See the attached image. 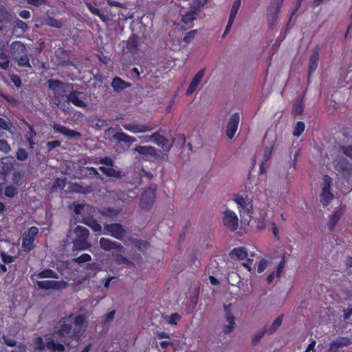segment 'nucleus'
Here are the masks:
<instances>
[{
	"instance_id": "17",
	"label": "nucleus",
	"mask_w": 352,
	"mask_h": 352,
	"mask_svg": "<svg viewBox=\"0 0 352 352\" xmlns=\"http://www.w3.org/2000/svg\"><path fill=\"white\" fill-rule=\"evenodd\" d=\"M74 232L77 236V239L75 240L74 245L79 248L81 250L85 248V247H79L78 244H86L87 239L89 236V231L87 228L78 226L75 230Z\"/></svg>"
},
{
	"instance_id": "4",
	"label": "nucleus",
	"mask_w": 352,
	"mask_h": 352,
	"mask_svg": "<svg viewBox=\"0 0 352 352\" xmlns=\"http://www.w3.org/2000/svg\"><path fill=\"white\" fill-rule=\"evenodd\" d=\"M234 201L237 204L240 215L243 218L248 217V221H250L252 219L253 208L252 201L248 196L243 197L240 195L234 196Z\"/></svg>"
},
{
	"instance_id": "35",
	"label": "nucleus",
	"mask_w": 352,
	"mask_h": 352,
	"mask_svg": "<svg viewBox=\"0 0 352 352\" xmlns=\"http://www.w3.org/2000/svg\"><path fill=\"white\" fill-rule=\"evenodd\" d=\"M334 198L330 190L322 189L320 195V202L324 206H327Z\"/></svg>"
},
{
	"instance_id": "5",
	"label": "nucleus",
	"mask_w": 352,
	"mask_h": 352,
	"mask_svg": "<svg viewBox=\"0 0 352 352\" xmlns=\"http://www.w3.org/2000/svg\"><path fill=\"white\" fill-rule=\"evenodd\" d=\"M38 233V229L36 226H32L27 232H23L21 247L25 252H30V251L34 248L35 236Z\"/></svg>"
},
{
	"instance_id": "47",
	"label": "nucleus",
	"mask_w": 352,
	"mask_h": 352,
	"mask_svg": "<svg viewBox=\"0 0 352 352\" xmlns=\"http://www.w3.org/2000/svg\"><path fill=\"white\" fill-rule=\"evenodd\" d=\"M181 318L182 316L178 313H173L166 317V321L171 325H176Z\"/></svg>"
},
{
	"instance_id": "6",
	"label": "nucleus",
	"mask_w": 352,
	"mask_h": 352,
	"mask_svg": "<svg viewBox=\"0 0 352 352\" xmlns=\"http://www.w3.org/2000/svg\"><path fill=\"white\" fill-rule=\"evenodd\" d=\"M48 88L53 93L56 100L60 101L65 96V87L68 86L60 80L49 79L47 81Z\"/></svg>"
},
{
	"instance_id": "52",
	"label": "nucleus",
	"mask_w": 352,
	"mask_h": 352,
	"mask_svg": "<svg viewBox=\"0 0 352 352\" xmlns=\"http://www.w3.org/2000/svg\"><path fill=\"white\" fill-rule=\"evenodd\" d=\"M91 260V256L87 253H84L74 259V261L76 263H79V264L90 261Z\"/></svg>"
},
{
	"instance_id": "60",
	"label": "nucleus",
	"mask_w": 352,
	"mask_h": 352,
	"mask_svg": "<svg viewBox=\"0 0 352 352\" xmlns=\"http://www.w3.org/2000/svg\"><path fill=\"white\" fill-rule=\"evenodd\" d=\"M22 179V175L19 171H14L12 173V181L14 184H19L21 183Z\"/></svg>"
},
{
	"instance_id": "45",
	"label": "nucleus",
	"mask_w": 352,
	"mask_h": 352,
	"mask_svg": "<svg viewBox=\"0 0 352 352\" xmlns=\"http://www.w3.org/2000/svg\"><path fill=\"white\" fill-rule=\"evenodd\" d=\"M17 193V188L12 185L7 186L4 189V195L8 198H13Z\"/></svg>"
},
{
	"instance_id": "54",
	"label": "nucleus",
	"mask_w": 352,
	"mask_h": 352,
	"mask_svg": "<svg viewBox=\"0 0 352 352\" xmlns=\"http://www.w3.org/2000/svg\"><path fill=\"white\" fill-rule=\"evenodd\" d=\"M14 27L21 29L23 32H26L28 28V24L19 19H16L14 21Z\"/></svg>"
},
{
	"instance_id": "22",
	"label": "nucleus",
	"mask_w": 352,
	"mask_h": 352,
	"mask_svg": "<svg viewBox=\"0 0 352 352\" xmlns=\"http://www.w3.org/2000/svg\"><path fill=\"white\" fill-rule=\"evenodd\" d=\"M85 3L88 10L90 11V12L94 15L98 16L102 21L107 22L109 21V16L107 14H105L102 10L96 8L95 7V6H96V3L94 5L91 2L87 1H85Z\"/></svg>"
},
{
	"instance_id": "2",
	"label": "nucleus",
	"mask_w": 352,
	"mask_h": 352,
	"mask_svg": "<svg viewBox=\"0 0 352 352\" xmlns=\"http://www.w3.org/2000/svg\"><path fill=\"white\" fill-rule=\"evenodd\" d=\"M95 164H103L99 167V170L106 176L120 179L122 177V172L118 169L113 168L115 162L109 157H95L92 161Z\"/></svg>"
},
{
	"instance_id": "28",
	"label": "nucleus",
	"mask_w": 352,
	"mask_h": 352,
	"mask_svg": "<svg viewBox=\"0 0 352 352\" xmlns=\"http://www.w3.org/2000/svg\"><path fill=\"white\" fill-rule=\"evenodd\" d=\"M98 212L100 215L113 220L120 213V210L113 207H102Z\"/></svg>"
},
{
	"instance_id": "34",
	"label": "nucleus",
	"mask_w": 352,
	"mask_h": 352,
	"mask_svg": "<svg viewBox=\"0 0 352 352\" xmlns=\"http://www.w3.org/2000/svg\"><path fill=\"white\" fill-rule=\"evenodd\" d=\"M83 222L91 228L94 232L98 233L101 232L102 227L100 224H99L98 221L93 217L84 218Z\"/></svg>"
},
{
	"instance_id": "11",
	"label": "nucleus",
	"mask_w": 352,
	"mask_h": 352,
	"mask_svg": "<svg viewBox=\"0 0 352 352\" xmlns=\"http://www.w3.org/2000/svg\"><path fill=\"white\" fill-rule=\"evenodd\" d=\"M85 323V318L82 315H78L73 318V331L72 335L74 336V340L78 341L80 337L82 336L85 331L84 325Z\"/></svg>"
},
{
	"instance_id": "57",
	"label": "nucleus",
	"mask_w": 352,
	"mask_h": 352,
	"mask_svg": "<svg viewBox=\"0 0 352 352\" xmlns=\"http://www.w3.org/2000/svg\"><path fill=\"white\" fill-rule=\"evenodd\" d=\"M266 330L263 329L259 332H258L256 334H255L252 338V344L254 346H256L261 340V338L263 337L264 334L265 333Z\"/></svg>"
},
{
	"instance_id": "24",
	"label": "nucleus",
	"mask_w": 352,
	"mask_h": 352,
	"mask_svg": "<svg viewBox=\"0 0 352 352\" xmlns=\"http://www.w3.org/2000/svg\"><path fill=\"white\" fill-rule=\"evenodd\" d=\"M144 141L146 142L151 141L163 148L168 142V140L157 132H155L149 136L144 137Z\"/></svg>"
},
{
	"instance_id": "25",
	"label": "nucleus",
	"mask_w": 352,
	"mask_h": 352,
	"mask_svg": "<svg viewBox=\"0 0 352 352\" xmlns=\"http://www.w3.org/2000/svg\"><path fill=\"white\" fill-rule=\"evenodd\" d=\"M139 38L136 34H132L126 41V48L131 54H135L139 49Z\"/></svg>"
},
{
	"instance_id": "53",
	"label": "nucleus",
	"mask_w": 352,
	"mask_h": 352,
	"mask_svg": "<svg viewBox=\"0 0 352 352\" xmlns=\"http://www.w3.org/2000/svg\"><path fill=\"white\" fill-rule=\"evenodd\" d=\"M1 261L4 264L12 263L15 260V256L8 255L4 252H1L0 254Z\"/></svg>"
},
{
	"instance_id": "16",
	"label": "nucleus",
	"mask_w": 352,
	"mask_h": 352,
	"mask_svg": "<svg viewBox=\"0 0 352 352\" xmlns=\"http://www.w3.org/2000/svg\"><path fill=\"white\" fill-rule=\"evenodd\" d=\"M99 245L101 249L104 251L116 250L121 253L124 251V247L116 241H113L108 238L102 237L99 241Z\"/></svg>"
},
{
	"instance_id": "13",
	"label": "nucleus",
	"mask_w": 352,
	"mask_h": 352,
	"mask_svg": "<svg viewBox=\"0 0 352 352\" xmlns=\"http://www.w3.org/2000/svg\"><path fill=\"white\" fill-rule=\"evenodd\" d=\"M240 121L239 113H234L229 118L226 125V135L229 139H232L237 131Z\"/></svg>"
},
{
	"instance_id": "44",
	"label": "nucleus",
	"mask_w": 352,
	"mask_h": 352,
	"mask_svg": "<svg viewBox=\"0 0 352 352\" xmlns=\"http://www.w3.org/2000/svg\"><path fill=\"white\" fill-rule=\"evenodd\" d=\"M283 316L280 315L278 316L273 322L272 324L270 326V327L268 329V332L272 334L274 333L281 325L283 322Z\"/></svg>"
},
{
	"instance_id": "10",
	"label": "nucleus",
	"mask_w": 352,
	"mask_h": 352,
	"mask_svg": "<svg viewBox=\"0 0 352 352\" xmlns=\"http://www.w3.org/2000/svg\"><path fill=\"white\" fill-rule=\"evenodd\" d=\"M67 283L65 280H40L36 282V285L39 289L45 290H60L67 286Z\"/></svg>"
},
{
	"instance_id": "51",
	"label": "nucleus",
	"mask_w": 352,
	"mask_h": 352,
	"mask_svg": "<svg viewBox=\"0 0 352 352\" xmlns=\"http://www.w3.org/2000/svg\"><path fill=\"white\" fill-rule=\"evenodd\" d=\"M66 186V179L57 178L55 179L52 188L63 190Z\"/></svg>"
},
{
	"instance_id": "9",
	"label": "nucleus",
	"mask_w": 352,
	"mask_h": 352,
	"mask_svg": "<svg viewBox=\"0 0 352 352\" xmlns=\"http://www.w3.org/2000/svg\"><path fill=\"white\" fill-rule=\"evenodd\" d=\"M122 126L125 130L135 134L151 131L157 126L155 124H140L136 121L123 124Z\"/></svg>"
},
{
	"instance_id": "42",
	"label": "nucleus",
	"mask_w": 352,
	"mask_h": 352,
	"mask_svg": "<svg viewBox=\"0 0 352 352\" xmlns=\"http://www.w3.org/2000/svg\"><path fill=\"white\" fill-rule=\"evenodd\" d=\"M69 188L71 192L76 193H87L88 192L87 187H84L77 183H72Z\"/></svg>"
},
{
	"instance_id": "50",
	"label": "nucleus",
	"mask_w": 352,
	"mask_h": 352,
	"mask_svg": "<svg viewBox=\"0 0 352 352\" xmlns=\"http://www.w3.org/2000/svg\"><path fill=\"white\" fill-rule=\"evenodd\" d=\"M207 0H193V6L192 9L197 12L201 11V9L206 4Z\"/></svg>"
},
{
	"instance_id": "46",
	"label": "nucleus",
	"mask_w": 352,
	"mask_h": 352,
	"mask_svg": "<svg viewBox=\"0 0 352 352\" xmlns=\"http://www.w3.org/2000/svg\"><path fill=\"white\" fill-rule=\"evenodd\" d=\"M134 245L135 248H137L140 251H144L148 249L150 247V244L148 241L144 240L138 239L134 242Z\"/></svg>"
},
{
	"instance_id": "61",
	"label": "nucleus",
	"mask_w": 352,
	"mask_h": 352,
	"mask_svg": "<svg viewBox=\"0 0 352 352\" xmlns=\"http://www.w3.org/2000/svg\"><path fill=\"white\" fill-rule=\"evenodd\" d=\"M86 174L89 175H94L98 178H100V175L98 172L97 169L94 167H86Z\"/></svg>"
},
{
	"instance_id": "63",
	"label": "nucleus",
	"mask_w": 352,
	"mask_h": 352,
	"mask_svg": "<svg viewBox=\"0 0 352 352\" xmlns=\"http://www.w3.org/2000/svg\"><path fill=\"white\" fill-rule=\"evenodd\" d=\"M47 25L51 27H54V28H60L61 27L60 22L52 17H50L49 19Z\"/></svg>"
},
{
	"instance_id": "31",
	"label": "nucleus",
	"mask_w": 352,
	"mask_h": 352,
	"mask_svg": "<svg viewBox=\"0 0 352 352\" xmlns=\"http://www.w3.org/2000/svg\"><path fill=\"white\" fill-rule=\"evenodd\" d=\"M335 167L339 172L345 173L350 171L351 166L346 158L338 157L335 160Z\"/></svg>"
},
{
	"instance_id": "1",
	"label": "nucleus",
	"mask_w": 352,
	"mask_h": 352,
	"mask_svg": "<svg viewBox=\"0 0 352 352\" xmlns=\"http://www.w3.org/2000/svg\"><path fill=\"white\" fill-rule=\"evenodd\" d=\"M10 54L13 60L19 67H31L27 49L22 42L14 41L10 45Z\"/></svg>"
},
{
	"instance_id": "36",
	"label": "nucleus",
	"mask_w": 352,
	"mask_h": 352,
	"mask_svg": "<svg viewBox=\"0 0 352 352\" xmlns=\"http://www.w3.org/2000/svg\"><path fill=\"white\" fill-rule=\"evenodd\" d=\"M36 276L39 278H58V274L51 269H44L36 274Z\"/></svg>"
},
{
	"instance_id": "38",
	"label": "nucleus",
	"mask_w": 352,
	"mask_h": 352,
	"mask_svg": "<svg viewBox=\"0 0 352 352\" xmlns=\"http://www.w3.org/2000/svg\"><path fill=\"white\" fill-rule=\"evenodd\" d=\"M198 12L192 9L190 12H188L182 15V21L184 24L188 25L196 19V16Z\"/></svg>"
},
{
	"instance_id": "37",
	"label": "nucleus",
	"mask_w": 352,
	"mask_h": 352,
	"mask_svg": "<svg viewBox=\"0 0 352 352\" xmlns=\"http://www.w3.org/2000/svg\"><path fill=\"white\" fill-rule=\"evenodd\" d=\"M113 261L117 265H131L132 262L129 261L126 257L122 256L121 254H112Z\"/></svg>"
},
{
	"instance_id": "18",
	"label": "nucleus",
	"mask_w": 352,
	"mask_h": 352,
	"mask_svg": "<svg viewBox=\"0 0 352 352\" xmlns=\"http://www.w3.org/2000/svg\"><path fill=\"white\" fill-rule=\"evenodd\" d=\"M320 47L316 46L314 47L311 55L309 57L308 65V78L309 79L312 74L316 72L319 62Z\"/></svg>"
},
{
	"instance_id": "26",
	"label": "nucleus",
	"mask_w": 352,
	"mask_h": 352,
	"mask_svg": "<svg viewBox=\"0 0 352 352\" xmlns=\"http://www.w3.org/2000/svg\"><path fill=\"white\" fill-rule=\"evenodd\" d=\"M80 94L79 91H72L66 96V100L72 103L76 107L85 108L87 107V104L78 98V94Z\"/></svg>"
},
{
	"instance_id": "64",
	"label": "nucleus",
	"mask_w": 352,
	"mask_h": 352,
	"mask_svg": "<svg viewBox=\"0 0 352 352\" xmlns=\"http://www.w3.org/2000/svg\"><path fill=\"white\" fill-rule=\"evenodd\" d=\"M267 263L266 260L262 259L259 261L258 267H257V272L258 273H262L267 267Z\"/></svg>"
},
{
	"instance_id": "20",
	"label": "nucleus",
	"mask_w": 352,
	"mask_h": 352,
	"mask_svg": "<svg viewBox=\"0 0 352 352\" xmlns=\"http://www.w3.org/2000/svg\"><path fill=\"white\" fill-rule=\"evenodd\" d=\"M231 304L224 305V310L226 312V320L228 322V324L224 325L223 332L225 333H230L232 331L235 326V318L232 313L230 311Z\"/></svg>"
},
{
	"instance_id": "19",
	"label": "nucleus",
	"mask_w": 352,
	"mask_h": 352,
	"mask_svg": "<svg viewBox=\"0 0 352 352\" xmlns=\"http://www.w3.org/2000/svg\"><path fill=\"white\" fill-rule=\"evenodd\" d=\"M52 128L55 132L61 133L70 139L78 138L81 135L80 132L69 129L60 124L54 123Z\"/></svg>"
},
{
	"instance_id": "15",
	"label": "nucleus",
	"mask_w": 352,
	"mask_h": 352,
	"mask_svg": "<svg viewBox=\"0 0 352 352\" xmlns=\"http://www.w3.org/2000/svg\"><path fill=\"white\" fill-rule=\"evenodd\" d=\"M155 199V190L146 189L142 195L140 200V207L142 209L151 208Z\"/></svg>"
},
{
	"instance_id": "33",
	"label": "nucleus",
	"mask_w": 352,
	"mask_h": 352,
	"mask_svg": "<svg viewBox=\"0 0 352 352\" xmlns=\"http://www.w3.org/2000/svg\"><path fill=\"white\" fill-rule=\"evenodd\" d=\"M232 258H236L238 260H244L248 256L246 248L244 247L234 248L230 253Z\"/></svg>"
},
{
	"instance_id": "3",
	"label": "nucleus",
	"mask_w": 352,
	"mask_h": 352,
	"mask_svg": "<svg viewBox=\"0 0 352 352\" xmlns=\"http://www.w3.org/2000/svg\"><path fill=\"white\" fill-rule=\"evenodd\" d=\"M73 329V318L71 317L63 318L59 329L55 332V335L62 342L69 346L71 340H74Z\"/></svg>"
},
{
	"instance_id": "55",
	"label": "nucleus",
	"mask_w": 352,
	"mask_h": 352,
	"mask_svg": "<svg viewBox=\"0 0 352 352\" xmlns=\"http://www.w3.org/2000/svg\"><path fill=\"white\" fill-rule=\"evenodd\" d=\"M323 187L322 189L330 190L332 185L333 179L327 175L323 176Z\"/></svg>"
},
{
	"instance_id": "14",
	"label": "nucleus",
	"mask_w": 352,
	"mask_h": 352,
	"mask_svg": "<svg viewBox=\"0 0 352 352\" xmlns=\"http://www.w3.org/2000/svg\"><path fill=\"white\" fill-rule=\"evenodd\" d=\"M222 221L223 226L231 231L237 230L239 226L238 217L233 211L227 210L225 212Z\"/></svg>"
},
{
	"instance_id": "7",
	"label": "nucleus",
	"mask_w": 352,
	"mask_h": 352,
	"mask_svg": "<svg viewBox=\"0 0 352 352\" xmlns=\"http://www.w3.org/2000/svg\"><path fill=\"white\" fill-rule=\"evenodd\" d=\"M283 1L284 0H274L267 8V20L270 28H272V26L277 22Z\"/></svg>"
},
{
	"instance_id": "29",
	"label": "nucleus",
	"mask_w": 352,
	"mask_h": 352,
	"mask_svg": "<svg viewBox=\"0 0 352 352\" xmlns=\"http://www.w3.org/2000/svg\"><path fill=\"white\" fill-rule=\"evenodd\" d=\"M304 100L305 96L300 95L295 101L292 110V114L294 116H300L302 114L305 108Z\"/></svg>"
},
{
	"instance_id": "21",
	"label": "nucleus",
	"mask_w": 352,
	"mask_h": 352,
	"mask_svg": "<svg viewBox=\"0 0 352 352\" xmlns=\"http://www.w3.org/2000/svg\"><path fill=\"white\" fill-rule=\"evenodd\" d=\"M204 74L205 68H203L195 74L186 90V94L187 96L192 94L196 91L198 85L204 78Z\"/></svg>"
},
{
	"instance_id": "23",
	"label": "nucleus",
	"mask_w": 352,
	"mask_h": 352,
	"mask_svg": "<svg viewBox=\"0 0 352 352\" xmlns=\"http://www.w3.org/2000/svg\"><path fill=\"white\" fill-rule=\"evenodd\" d=\"M345 205L341 206L338 210H336L333 214L331 216L329 223H328V228L330 231H333L337 225L338 222L342 217V216L344 214V209H345Z\"/></svg>"
},
{
	"instance_id": "12",
	"label": "nucleus",
	"mask_w": 352,
	"mask_h": 352,
	"mask_svg": "<svg viewBox=\"0 0 352 352\" xmlns=\"http://www.w3.org/2000/svg\"><path fill=\"white\" fill-rule=\"evenodd\" d=\"M45 347L53 352H64L65 351L66 344L62 342L60 340L58 342L54 339V335L49 334L45 336Z\"/></svg>"
},
{
	"instance_id": "32",
	"label": "nucleus",
	"mask_w": 352,
	"mask_h": 352,
	"mask_svg": "<svg viewBox=\"0 0 352 352\" xmlns=\"http://www.w3.org/2000/svg\"><path fill=\"white\" fill-rule=\"evenodd\" d=\"M134 151L145 156H153L155 155L156 148L151 146L138 145L134 148Z\"/></svg>"
},
{
	"instance_id": "58",
	"label": "nucleus",
	"mask_w": 352,
	"mask_h": 352,
	"mask_svg": "<svg viewBox=\"0 0 352 352\" xmlns=\"http://www.w3.org/2000/svg\"><path fill=\"white\" fill-rule=\"evenodd\" d=\"M197 32V30H191V31L186 33V34L184 37V39H183L184 41L186 43H189L190 42H191L192 40L195 36Z\"/></svg>"
},
{
	"instance_id": "30",
	"label": "nucleus",
	"mask_w": 352,
	"mask_h": 352,
	"mask_svg": "<svg viewBox=\"0 0 352 352\" xmlns=\"http://www.w3.org/2000/svg\"><path fill=\"white\" fill-rule=\"evenodd\" d=\"M113 138L118 141V142H124L130 146L133 142L136 141V138L129 135L123 131L116 132L113 135Z\"/></svg>"
},
{
	"instance_id": "62",
	"label": "nucleus",
	"mask_w": 352,
	"mask_h": 352,
	"mask_svg": "<svg viewBox=\"0 0 352 352\" xmlns=\"http://www.w3.org/2000/svg\"><path fill=\"white\" fill-rule=\"evenodd\" d=\"M60 142L59 140H54L50 141L47 143V149L50 151L55 148L59 147L60 146Z\"/></svg>"
},
{
	"instance_id": "27",
	"label": "nucleus",
	"mask_w": 352,
	"mask_h": 352,
	"mask_svg": "<svg viewBox=\"0 0 352 352\" xmlns=\"http://www.w3.org/2000/svg\"><path fill=\"white\" fill-rule=\"evenodd\" d=\"M111 85L113 91L117 93L121 92L124 89L131 87L129 82L123 80L121 78L118 76L113 78Z\"/></svg>"
},
{
	"instance_id": "8",
	"label": "nucleus",
	"mask_w": 352,
	"mask_h": 352,
	"mask_svg": "<svg viewBox=\"0 0 352 352\" xmlns=\"http://www.w3.org/2000/svg\"><path fill=\"white\" fill-rule=\"evenodd\" d=\"M104 231L105 234L111 235L118 240H122L126 234V230L123 226L119 223L104 224Z\"/></svg>"
},
{
	"instance_id": "41",
	"label": "nucleus",
	"mask_w": 352,
	"mask_h": 352,
	"mask_svg": "<svg viewBox=\"0 0 352 352\" xmlns=\"http://www.w3.org/2000/svg\"><path fill=\"white\" fill-rule=\"evenodd\" d=\"M265 217L266 212H261L260 216L256 219L255 222L256 223V227L259 230L265 229Z\"/></svg>"
},
{
	"instance_id": "56",
	"label": "nucleus",
	"mask_w": 352,
	"mask_h": 352,
	"mask_svg": "<svg viewBox=\"0 0 352 352\" xmlns=\"http://www.w3.org/2000/svg\"><path fill=\"white\" fill-rule=\"evenodd\" d=\"M11 150L10 144L3 139L0 140V151L8 153Z\"/></svg>"
},
{
	"instance_id": "49",
	"label": "nucleus",
	"mask_w": 352,
	"mask_h": 352,
	"mask_svg": "<svg viewBox=\"0 0 352 352\" xmlns=\"http://www.w3.org/2000/svg\"><path fill=\"white\" fill-rule=\"evenodd\" d=\"M16 157L19 161H25L28 157V153L25 148H19L16 152Z\"/></svg>"
},
{
	"instance_id": "40",
	"label": "nucleus",
	"mask_w": 352,
	"mask_h": 352,
	"mask_svg": "<svg viewBox=\"0 0 352 352\" xmlns=\"http://www.w3.org/2000/svg\"><path fill=\"white\" fill-rule=\"evenodd\" d=\"M351 344V341L349 338L346 337H338L333 340V345L339 347V349L348 346Z\"/></svg>"
},
{
	"instance_id": "39",
	"label": "nucleus",
	"mask_w": 352,
	"mask_h": 352,
	"mask_svg": "<svg viewBox=\"0 0 352 352\" xmlns=\"http://www.w3.org/2000/svg\"><path fill=\"white\" fill-rule=\"evenodd\" d=\"M238 11L232 10H230L228 21L226 28V30L222 35V37L226 36V35L229 32L230 28H232L233 23L236 19Z\"/></svg>"
},
{
	"instance_id": "48",
	"label": "nucleus",
	"mask_w": 352,
	"mask_h": 352,
	"mask_svg": "<svg viewBox=\"0 0 352 352\" xmlns=\"http://www.w3.org/2000/svg\"><path fill=\"white\" fill-rule=\"evenodd\" d=\"M286 263V256L285 254H283L280 263L278 265L277 270L276 272V275L277 277H280L283 273V270L285 267Z\"/></svg>"
},
{
	"instance_id": "43",
	"label": "nucleus",
	"mask_w": 352,
	"mask_h": 352,
	"mask_svg": "<svg viewBox=\"0 0 352 352\" xmlns=\"http://www.w3.org/2000/svg\"><path fill=\"white\" fill-rule=\"evenodd\" d=\"M305 129V124L302 121H298L293 131V135L299 138Z\"/></svg>"
},
{
	"instance_id": "59",
	"label": "nucleus",
	"mask_w": 352,
	"mask_h": 352,
	"mask_svg": "<svg viewBox=\"0 0 352 352\" xmlns=\"http://www.w3.org/2000/svg\"><path fill=\"white\" fill-rule=\"evenodd\" d=\"M340 150L346 156L352 159V145L341 146Z\"/></svg>"
}]
</instances>
